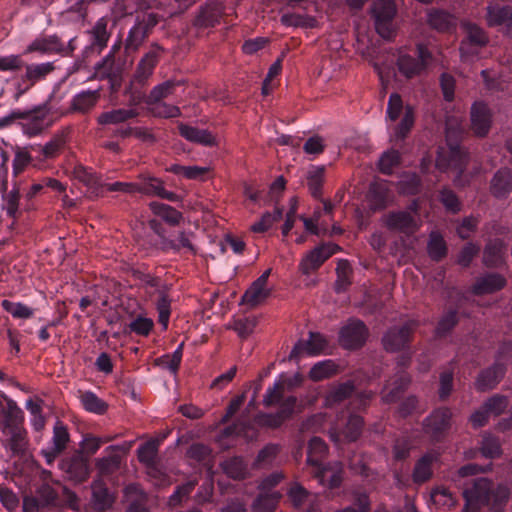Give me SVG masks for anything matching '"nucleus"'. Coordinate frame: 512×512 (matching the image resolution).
Here are the masks:
<instances>
[{"mask_svg":"<svg viewBox=\"0 0 512 512\" xmlns=\"http://www.w3.org/2000/svg\"><path fill=\"white\" fill-rule=\"evenodd\" d=\"M354 391V384L352 381H346L333 387L325 397V405L332 407L346 398H348Z\"/></svg>","mask_w":512,"mask_h":512,"instance_id":"09e8293b","label":"nucleus"},{"mask_svg":"<svg viewBox=\"0 0 512 512\" xmlns=\"http://www.w3.org/2000/svg\"><path fill=\"white\" fill-rule=\"evenodd\" d=\"M371 12L377 33L383 39L391 40L395 36L393 20L396 15V5L394 1L374 0Z\"/></svg>","mask_w":512,"mask_h":512,"instance_id":"7ed1b4c3","label":"nucleus"},{"mask_svg":"<svg viewBox=\"0 0 512 512\" xmlns=\"http://www.w3.org/2000/svg\"><path fill=\"white\" fill-rule=\"evenodd\" d=\"M452 413L448 408L434 410L424 421V431L438 439L450 425Z\"/></svg>","mask_w":512,"mask_h":512,"instance_id":"ddd939ff","label":"nucleus"},{"mask_svg":"<svg viewBox=\"0 0 512 512\" xmlns=\"http://www.w3.org/2000/svg\"><path fill=\"white\" fill-rule=\"evenodd\" d=\"M468 162V154L461 149L458 145H452L450 147V158L448 166L457 171V175L454 178V184L456 186H465L469 183L468 179L463 178L464 168Z\"/></svg>","mask_w":512,"mask_h":512,"instance_id":"bb28decb","label":"nucleus"},{"mask_svg":"<svg viewBox=\"0 0 512 512\" xmlns=\"http://www.w3.org/2000/svg\"><path fill=\"white\" fill-rule=\"evenodd\" d=\"M178 85V82L173 80H167L163 83L156 85L148 95L146 102H158L162 101L164 98L170 96L175 87Z\"/></svg>","mask_w":512,"mask_h":512,"instance_id":"e2e57ef3","label":"nucleus"},{"mask_svg":"<svg viewBox=\"0 0 512 512\" xmlns=\"http://www.w3.org/2000/svg\"><path fill=\"white\" fill-rule=\"evenodd\" d=\"M505 252L506 246L501 240L490 241L484 249V264L488 267L500 266L504 262Z\"/></svg>","mask_w":512,"mask_h":512,"instance_id":"473e14b6","label":"nucleus"},{"mask_svg":"<svg viewBox=\"0 0 512 512\" xmlns=\"http://www.w3.org/2000/svg\"><path fill=\"white\" fill-rule=\"evenodd\" d=\"M150 284L157 288L158 298L155 301V306L158 311V320L163 328L166 329L170 318L171 300L167 296L164 286L159 287L156 279H152Z\"/></svg>","mask_w":512,"mask_h":512,"instance_id":"2f4dec72","label":"nucleus"},{"mask_svg":"<svg viewBox=\"0 0 512 512\" xmlns=\"http://www.w3.org/2000/svg\"><path fill=\"white\" fill-rule=\"evenodd\" d=\"M271 274V269L265 270L246 290L242 297V301L251 306L258 305L264 301L269 295L270 290L267 288V281Z\"/></svg>","mask_w":512,"mask_h":512,"instance_id":"dca6fc26","label":"nucleus"},{"mask_svg":"<svg viewBox=\"0 0 512 512\" xmlns=\"http://www.w3.org/2000/svg\"><path fill=\"white\" fill-rule=\"evenodd\" d=\"M414 124V112L410 106L405 107L404 115L391 132V141H402L410 132Z\"/></svg>","mask_w":512,"mask_h":512,"instance_id":"c03bdc74","label":"nucleus"},{"mask_svg":"<svg viewBox=\"0 0 512 512\" xmlns=\"http://www.w3.org/2000/svg\"><path fill=\"white\" fill-rule=\"evenodd\" d=\"M24 414L17 403L5 394H0V430L6 433L7 428L23 423Z\"/></svg>","mask_w":512,"mask_h":512,"instance_id":"9b49d317","label":"nucleus"},{"mask_svg":"<svg viewBox=\"0 0 512 512\" xmlns=\"http://www.w3.org/2000/svg\"><path fill=\"white\" fill-rule=\"evenodd\" d=\"M64 42L56 34L40 35L36 37L26 48L25 53L38 52L42 55L63 53Z\"/></svg>","mask_w":512,"mask_h":512,"instance_id":"4468645a","label":"nucleus"},{"mask_svg":"<svg viewBox=\"0 0 512 512\" xmlns=\"http://www.w3.org/2000/svg\"><path fill=\"white\" fill-rule=\"evenodd\" d=\"M410 383L409 375L401 370L398 371L392 383H387L382 392V400L386 403L396 402Z\"/></svg>","mask_w":512,"mask_h":512,"instance_id":"b1692460","label":"nucleus"},{"mask_svg":"<svg viewBox=\"0 0 512 512\" xmlns=\"http://www.w3.org/2000/svg\"><path fill=\"white\" fill-rule=\"evenodd\" d=\"M108 23L109 19L107 17H101L95 22L91 30L88 31L91 46L99 51L107 46V42L110 38Z\"/></svg>","mask_w":512,"mask_h":512,"instance_id":"7c9ffc66","label":"nucleus"},{"mask_svg":"<svg viewBox=\"0 0 512 512\" xmlns=\"http://www.w3.org/2000/svg\"><path fill=\"white\" fill-rule=\"evenodd\" d=\"M61 470L74 481L81 482L88 476V462L81 455H73L60 463Z\"/></svg>","mask_w":512,"mask_h":512,"instance_id":"5701e85b","label":"nucleus"},{"mask_svg":"<svg viewBox=\"0 0 512 512\" xmlns=\"http://www.w3.org/2000/svg\"><path fill=\"white\" fill-rule=\"evenodd\" d=\"M512 191V171L508 168L500 169L491 180V193L496 198H506Z\"/></svg>","mask_w":512,"mask_h":512,"instance_id":"cd10ccee","label":"nucleus"},{"mask_svg":"<svg viewBox=\"0 0 512 512\" xmlns=\"http://www.w3.org/2000/svg\"><path fill=\"white\" fill-rule=\"evenodd\" d=\"M138 116L134 108H119L103 112L98 116V123L101 125L120 124Z\"/></svg>","mask_w":512,"mask_h":512,"instance_id":"58836bf2","label":"nucleus"},{"mask_svg":"<svg viewBox=\"0 0 512 512\" xmlns=\"http://www.w3.org/2000/svg\"><path fill=\"white\" fill-rule=\"evenodd\" d=\"M505 368L498 361L490 368L482 371L476 380V388L487 391L494 388L504 376Z\"/></svg>","mask_w":512,"mask_h":512,"instance_id":"c85d7f7f","label":"nucleus"},{"mask_svg":"<svg viewBox=\"0 0 512 512\" xmlns=\"http://www.w3.org/2000/svg\"><path fill=\"white\" fill-rule=\"evenodd\" d=\"M427 251L429 257L435 261H439L446 256L447 245L443 236L439 232L433 231L430 233Z\"/></svg>","mask_w":512,"mask_h":512,"instance_id":"603ef678","label":"nucleus"},{"mask_svg":"<svg viewBox=\"0 0 512 512\" xmlns=\"http://www.w3.org/2000/svg\"><path fill=\"white\" fill-rule=\"evenodd\" d=\"M492 115L483 102H475L471 107V126L478 136H485L490 129Z\"/></svg>","mask_w":512,"mask_h":512,"instance_id":"a211bd4d","label":"nucleus"},{"mask_svg":"<svg viewBox=\"0 0 512 512\" xmlns=\"http://www.w3.org/2000/svg\"><path fill=\"white\" fill-rule=\"evenodd\" d=\"M325 168L312 166L307 172V184L313 197L319 198L322 194Z\"/></svg>","mask_w":512,"mask_h":512,"instance_id":"5fc2aeb1","label":"nucleus"},{"mask_svg":"<svg viewBox=\"0 0 512 512\" xmlns=\"http://www.w3.org/2000/svg\"><path fill=\"white\" fill-rule=\"evenodd\" d=\"M417 213L418 205L416 202H413L409 206V210L390 212L385 215L384 223L390 230L412 234L419 228V223L416 219Z\"/></svg>","mask_w":512,"mask_h":512,"instance_id":"39448f33","label":"nucleus"},{"mask_svg":"<svg viewBox=\"0 0 512 512\" xmlns=\"http://www.w3.org/2000/svg\"><path fill=\"white\" fill-rule=\"evenodd\" d=\"M93 502L98 510H105L111 506L113 497L102 480H94L92 483Z\"/></svg>","mask_w":512,"mask_h":512,"instance_id":"de8ad7c7","label":"nucleus"},{"mask_svg":"<svg viewBox=\"0 0 512 512\" xmlns=\"http://www.w3.org/2000/svg\"><path fill=\"white\" fill-rule=\"evenodd\" d=\"M167 171L175 174V175H181L187 179H201L208 171V167H201V166H183L180 164H172L170 167L167 168Z\"/></svg>","mask_w":512,"mask_h":512,"instance_id":"4d7b16f0","label":"nucleus"},{"mask_svg":"<svg viewBox=\"0 0 512 512\" xmlns=\"http://www.w3.org/2000/svg\"><path fill=\"white\" fill-rule=\"evenodd\" d=\"M400 162V154L397 150H388L379 159V169L384 174H391Z\"/></svg>","mask_w":512,"mask_h":512,"instance_id":"774afa93","label":"nucleus"},{"mask_svg":"<svg viewBox=\"0 0 512 512\" xmlns=\"http://www.w3.org/2000/svg\"><path fill=\"white\" fill-rule=\"evenodd\" d=\"M158 50H160V47L157 46V50L147 52L138 63L135 80L139 83H144L152 75L158 62Z\"/></svg>","mask_w":512,"mask_h":512,"instance_id":"c9c22d12","label":"nucleus"},{"mask_svg":"<svg viewBox=\"0 0 512 512\" xmlns=\"http://www.w3.org/2000/svg\"><path fill=\"white\" fill-rule=\"evenodd\" d=\"M363 424V419L359 415L350 413L343 428L340 427L338 421L331 427L330 439L336 445L340 441V435H343L348 441H355L362 432Z\"/></svg>","mask_w":512,"mask_h":512,"instance_id":"9d476101","label":"nucleus"},{"mask_svg":"<svg viewBox=\"0 0 512 512\" xmlns=\"http://www.w3.org/2000/svg\"><path fill=\"white\" fill-rule=\"evenodd\" d=\"M281 498L278 491L261 493L252 504L253 512H274Z\"/></svg>","mask_w":512,"mask_h":512,"instance_id":"49530a36","label":"nucleus"},{"mask_svg":"<svg viewBox=\"0 0 512 512\" xmlns=\"http://www.w3.org/2000/svg\"><path fill=\"white\" fill-rule=\"evenodd\" d=\"M99 99V90H82L73 96L71 108L73 111L84 114L92 110Z\"/></svg>","mask_w":512,"mask_h":512,"instance_id":"c756f323","label":"nucleus"},{"mask_svg":"<svg viewBox=\"0 0 512 512\" xmlns=\"http://www.w3.org/2000/svg\"><path fill=\"white\" fill-rule=\"evenodd\" d=\"M178 129L180 135L189 142L207 147L218 144L216 137L207 129H200L184 123H179Z\"/></svg>","mask_w":512,"mask_h":512,"instance_id":"412c9836","label":"nucleus"},{"mask_svg":"<svg viewBox=\"0 0 512 512\" xmlns=\"http://www.w3.org/2000/svg\"><path fill=\"white\" fill-rule=\"evenodd\" d=\"M72 177L83 183L95 196H99L103 192V181L92 168H88L82 164H76L71 170Z\"/></svg>","mask_w":512,"mask_h":512,"instance_id":"f3484780","label":"nucleus"},{"mask_svg":"<svg viewBox=\"0 0 512 512\" xmlns=\"http://www.w3.org/2000/svg\"><path fill=\"white\" fill-rule=\"evenodd\" d=\"M436 459L437 455L427 453L416 462L412 474L415 483H423L430 479L432 476V463Z\"/></svg>","mask_w":512,"mask_h":512,"instance_id":"ea45409f","label":"nucleus"},{"mask_svg":"<svg viewBox=\"0 0 512 512\" xmlns=\"http://www.w3.org/2000/svg\"><path fill=\"white\" fill-rule=\"evenodd\" d=\"M328 258L329 252L324 251L322 245L320 244L304 255L300 261L299 270L304 275H310L313 271L317 270Z\"/></svg>","mask_w":512,"mask_h":512,"instance_id":"a878e982","label":"nucleus"},{"mask_svg":"<svg viewBox=\"0 0 512 512\" xmlns=\"http://www.w3.org/2000/svg\"><path fill=\"white\" fill-rule=\"evenodd\" d=\"M151 112L157 117L175 118L181 115L180 108L163 101L146 102Z\"/></svg>","mask_w":512,"mask_h":512,"instance_id":"680f3d73","label":"nucleus"},{"mask_svg":"<svg viewBox=\"0 0 512 512\" xmlns=\"http://www.w3.org/2000/svg\"><path fill=\"white\" fill-rule=\"evenodd\" d=\"M417 326L418 321L410 320L401 327L390 328L382 339L384 348L390 352L404 349L408 345L410 337Z\"/></svg>","mask_w":512,"mask_h":512,"instance_id":"423d86ee","label":"nucleus"},{"mask_svg":"<svg viewBox=\"0 0 512 512\" xmlns=\"http://www.w3.org/2000/svg\"><path fill=\"white\" fill-rule=\"evenodd\" d=\"M337 371V364L333 360L327 359L314 364L309 371V377L313 381H321L335 375Z\"/></svg>","mask_w":512,"mask_h":512,"instance_id":"3c124183","label":"nucleus"},{"mask_svg":"<svg viewBox=\"0 0 512 512\" xmlns=\"http://www.w3.org/2000/svg\"><path fill=\"white\" fill-rule=\"evenodd\" d=\"M191 236L192 233L182 231L179 233L175 240L163 238L161 250L165 252L172 251L177 253L182 249H186L192 253H195L196 250L191 242Z\"/></svg>","mask_w":512,"mask_h":512,"instance_id":"79ce46f5","label":"nucleus"},{"mask_svg":"<svg viewBox=\"0 0 512 512\" xmlns=\"http://www.w3.org/2000/svg\"><path fill=\"white\" fill-rule=\"evenodd\" d=\"M69 441V433L67 428L60 422L57 421L53 428V436L49 446L55 448L56 451L62 452Z\"/></svg>","mask_w":512,"mask_h":512,"instance_id":"69168bd1","label":"nucleus"},{"mask_svg":"<svg viewBox=\"0 0 512 512\" xmlns=\"http://www.w3.org/2000/svg\"><path fill=\"white\" fill-rule=\"evenodd\" d=\"M486 20L489 26H504L507 34L512 33V6L489 4Z\"/></svg>","mask_w":512,"mask_h":512,"instance_id":"aec40b11","label":"nucleus"},{"mask_svg":"<svg viewBox=\"0 0 512 512\" xmlns=\"http://www.w3.org/2000/svg\"><path fill=\"white\" fill-rule=\"evenodd\" d=\"M5 434L9 436L8 445L14 454H20L26 450L27 432L22 427V423L7 428Z\"/></svg>","mask_w":512,"mask_h":512,"instance_id":"e433bc0d","label":"nucleus"},{"mask_svg":"<svg viewBox=\"0 0 512 512\" xmlns=\"http://www.w3.org/2000/svg\"><path fill=\"white\" fill-rule=\"evenodd\" d=\"M80 401L85 410L95 414H103L107 408L106 404L90 391L82 393Z\"/></svg>","mask_w":512,"mask_h":512,"instance_id":"0e129e2a","label":"nucleus"},{"mask_svg":"<svg viewBox=\"0 0 512 512\" xmlns=\"http://www.w3.org/2000/svg\"><path fill=\"white\" fill-rule=\"evenodd\" d=\"M505 279L496 273H489L480 277L473 286L475 294L492 293L505 286Z\"/></svg>","mask_w":512,"mask_h":512,"instance_id":"72a5a7b5","label":"nucleus"},{"mask_svg":"<svg viewBox=\"0 0 512 512\" xmlns=\"http://www.w3.org/2000/svg\"><path fill=\"white\" fill-rule=\"evenodd\" d=\"M430 499L434 505L449 509L455 505V498L452 493L443 486H437L432 489Z\"/></svg>","mask_w":512,"mask_h":512,"instance_id":"bf43d9fd","label":"nucleus"},{"mask_svg":"<svg viewBox=\"0 0 512 512\" xmlns=\"http://www.w3.org/2000/svg\"><path fill=\"white\" fill-rule=\"evenodd\" d=\"M55 69L54 62H44L37 64L25 65L24 80L30 83V86L35 83L44 80L49 74Z\"/></svg>","mask_w":512,"mask_h":512,"instance_id":"4c0bfd02","label":"nucleus"},{"mask_svg":"<svg viewBox=\"0 0 512 512\" xmlns=\"http://www.w3.org/2000/svg\"><path fill=\"white\" fill-rule=\"evenodd\" d=\"M157 24L156 16L152 13L138 16L135 24L130 28L126 38L128 49L136 50L145 40L148 31Z\"/></svg>","mask_w":512,"mask_h":512,"instance_id":"1a4fd4ad","label":"nucleus"},{"mask_svg":"<svg viewBox=\"0 0 512 512\" xmlns=\"http://www.w3.org/2000/svg\"><path fill=\"white\" fill-rule=\"evenodd\" d=\"M464 27L467 33L466 38L462 40L464 53H467L468 45L483 47L488 43V37L482 28L472 23H465Z\"/></svg>","mask_w":512,"mask_h":512,"instance_id":"a19ab883","label":"nucleus"},{"mask_svg":"<svg viewBox=\"0 0 512 512\" xmlns=\"http://www.w3.org/2000/svg\"><path fill=\"white\" fill-rule=\"evenodd\" d=\"M327 450L326 443L320 437L311 438L308 444L307 463L315 467V477L321 485L336 488L342 482L343 465L339 461L323 465L322 460Z\"/></svg>","mask_w":512,"mask_h":512,"instance_id":"f257e3e1","label":"nucleus"},{"mask_svg":"<svg viewBox=\"0 0 512 512\" xmlns=\"http://www.w3.org/2000/svg\"><path fill=\"white\" fill-rule=\"evenodd\" d=\"M69 138V131L62 129L56 132L53 137L44 145H39L37 152L45 159L57 157L65 148Z\"/></svg>","mask_w":512,"mask_h":512,"instance_id":"393cba45","label":"nucleus"},{"mask_svg":"<svg viewBox=\"0 0 512 512\" xmlns=\"http://www.w3.org/2000/svg\"><path fill=\"white\" fill-rule=\"evenodd\" d=\"M328 347L326 338L320 333L310 332L306 341H299L291 351L290 358L297 357L300 353L308 355H318L323 353Z\"/></svg>","mask_w":512,"mask_h":512,"instance_id":"4be33fe9","label":"nucleus"},{"mask_svg":"<svg viewBox=\"0 0 512 512\" xmlns=\"http://www.w3.org/2000/svg\"><path fill=\"white\" fill-rule=\"evenodd\" d=\"M287 496L292 505L300 511L317 512L319 510L318 495L309 492L297 482L290 486Z\"/></svg>","mask_w":512,"mask_h":512,"instance_id":"6e6552de","label":"nucleus"},{"mask_svg":"<svg viewBox=\"0 0 512 512\" xmlns=\"http://www.w3.org/2000/svg\"><path fill=\"white\" fill-rule=\"evenodd\" d=\"M431 61L432 54L429 49L423 44H418L414 54L400 52L396 65L400 75L412 79L424 74Z\"/></svg>","mask_w":512,"mask_h":512,"instance_id":"f03ea898","label":"nucleus"},{"mask_svg":"<svg viewBox=\"0 0 512 512\" xmlns=\"http://www.w3.org/2000/svg\"><path fill=\"white\" fill-rule=\"evenodd\" d=\"M118 49L117 45H113L109 53L95 65V70L101 77L110 78L116 75L117 69L113 54Z\"/></svg>","mask_w":512,"mask_h":512,"instance_id":"13d9d810","label":"nucleus"},{"mask_svg":"<svg viewBox=\"0 0 512 512\" xmlns=\"http://www.w3.org/2000/svg\"><path fill=\"white\" fill-rule=\"evenodd\" d=\"M22 112L24 113V116L19 118V120H21L19 125L21 126L23 133L28 137L40 134L49 126V122L44 112L39 110H22Z\"/></svg>","mask_w":512,"mask_h":512,"instance_id":"2eb2a0df","label":"nucleus"},{"mask_svg":"<svg viewBox=\"0 0 512 512\" xmlns=\"http://www.w3.org/2000/svg\"><path fill=\"white\" fill-rule=\"evenodd\" d=\"M368 198L372 209L381 210L392 202L393 194L386 181L377 180L370 184Z\"/></svg>","mask_w":512,"mask_h":512,"instance_id":"6ab92c4d","label":"nucleus"},{"mask_svg":"<svg viewBox=\"0 0 512 512\" xmlns=\"http://www.w3.org/2000/svg\"><path fill=\"white\" fill-rule=\"evenodd\" d=\"M427 17L429 25L438 31H449L455 27V18L447 12L432 10Z\"/></svg>","mask_w":512,"mask_h":512,"instance_id":"8fccbe9b","label":"nucleus"},{"mask_svg":"<svg viewBox=\"0 0 512 512\" xmlns=\"http://www.w3.org/2000/svg\"><path fill=\"white\" fill-rule=\"evenodd\" d=\"M493 483L485 478L479 477L473 480L470 487L463 491L465 505L462 512H477L482 505L489 502Z\"/></svg>","mask_w":512,"mask_h":512,"instance_id":"20e7f679","label":"nucleus"},{"mask_svg":"<svg viewBox=\"0 0 512 512\" xmlns=\"http://www.w3.org/2000/svg\"><path fill=\"white\" fill-rule=\"evenodd\" d=\"M367 335L368 330L365 324L360 320L351 319L341 328L339 342L346 349H355L364 344Z\"/></svg>","mask_w":512,"mask_h":512,"instance_id":"0eeeda50","label":"nucleus"},{"mask_svg":"<svg viewBox=\"0 0 512 512\" xmlns=\"http://www.w3.org/2000/svg\"><path fill=\"white\" fill-rule=\"evenodd\" d=\"M159 442L151 439L140 445L137 449V456L141 463L151 468L156 464Z\"/></svg>","mask_w":512,"mask_h":512,"instance_id":"864d4df0","label":"nucleus"},{"mask_svg":"<svg viewBox=\"0 0 512 512\" xmlns=\"http://www.w3.org/2000/svg\"><path fill=\"white\" fill-rule=\"evenodd\" d=\"M20 194L18 189L13 188L3 195L2 210L10 218L15 219L19 213Z\"/></svg>","mask_w":512,"mask_h":512,"instance_id":"052dcab7","label":"nucleus"},{"mask_svg":"<svg viewBox=\"0 0 512 512\" xmlns=\"http://www.w3.org/2000/svg\"><path fill=\"white\" fill-rule=\"evenodd\" d=\"M139 183H137V191L149 196H157L162 199L176 202L179 200V196L172 192L167 191L164 188L163 182L151 175H141Z\"/></svg>","mask_w":512,"mask_h":512,"instance_id":"f8f14e48","label":"nucleus"},{"mask_svg":"<svg viewBox=\"0 0 512 512\" xmlns=\"http://www.w3.org/2000/svg\"><path fill=\"white\" fill-rule=\"evenodd\" d=\"M149 207L155 216L171 226L178 225L183 218L180 211L161 202L153 201L150 203Z\"/></svg>","mask_w":512,"mask_h":512,"instance_id":"f704fd0d","label":"nucleus"},{"mask_svg":"<svg viewBox=\"0 0 512 512\" xmlns=\"http://www.w3.org/2000/svg\"><path fill=\"white\" fill-rule=\"evenodd\" d=\"M184 343L178 347L171 354H164L155 360V365L168 370L171 374L176 375L182 361Z\"/></svg>","mask_w":512,"mask_h":512,"instance_id":"37998d69","label":"nucleus"},{"mask_svg":"<svg viewBox=\"0 0 512 512\" xmlns=\"http://www.w3.org/2000/svg\"><path fill=\"white\" fill-rule=\"evenodd\" d=\"M223 472L230 478L243 479L248 473V467L242 457H232L221 463Z\"/></svg>","mask_w":512,"mask_h":512,"instance_id":"a18cd8bd","label":"nucleus"},{"mask_svg":"<svg viewBox=\"0 0 512 512\" xmlns=\"http://www.w3.org/2000/svg\"><path fill=\"white\" fill-rule=\"evenodd\" d=\"M480 451L485 458H496L501 454L499 440L492 435H485L481 441Z\"/></svg>","mask_w":512,"mask_h":512,"instance_id":"338daca9","label":"nucleus"},{"mask_svg":"<svg viewBox=\"0 0 512 512\" xmlns=\"http://www.w3.org/2000/svg\"><path fill=\"white\" fill-rule=\"evenodd\" d=\"M1 306L16 319H29L34 315V309L22 302H13L5 299L2 301Z\"/></svg>","mask_w":512,"mask_h":512,"instance_id":"6e6d98bb","label":"nucleus"}]
</instances>
